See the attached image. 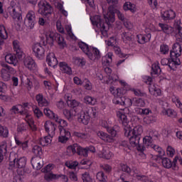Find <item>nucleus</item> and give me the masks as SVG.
I'll return each instance as SVG.
<instances>
[{
	"label": "nucleus",
	"mask_w": 182,
	"mask_h": 182,
	"mask_svg": "<svg viewBox=\"0 0 182 182\" xmlns=\"http://www.w3.org/2000/svg\"><path fill=\"white\" fill-rule=\"evenodd\" d=\"M107 2L109 7L107 9V13L104 15L106 25L109 26L111 23H113V22L116 21V17L114 16L115 14H117L119 21L124 22V21H126V17H124V14H123L119 10V0H117L116 3H114V0H107Z\"/></svg>",
	"instance_id": "1"
},
{
	"label": "nucleus",
	"mask_w": 182,
	"mask_h": 182,
	"mask_svg": "<svg viewBox=\"0 0 182 182\" xmlns=\"http://www.w3.org/2000/svg\"><path fill=\"white\" fill-rule=\"evenodd\" d=\"M124 136L129 139V143L132 147H137L143 134V127L140 125L134 127L133 129L129 127H124Z\"/></svg>",
	"instance_id": "2"
},
{
	"label": "nucleus",
	"mask_w": 182,
	"mask_h": 182,
	"mask_svg": "<svg viewBox=\"0 0 182 182\" xmlns=\"http://www.w3.org/2000/svg\"><path fill=\"white\" fill-rule=\"evenodd\" d=\"M55 121L60 124V136L58 137V141L60 143H66V141L70 139V132L63 128L68 126V122L64 119H59L58 117H56Z\"/></svg>",
	"instance_id": "3"
},
{
	"label": "nucleus",
	"mask_w": 182,
	"mask_h": 182,
	"mask_svg": "<svg viewBox=\"0 0 182 182\" xmlns=\"http://www.w3.org/2000/svg\"><path fill=\"white\" fill-rule=\"evenodd\" d=\"M9 166L13 168L16 167V168H25L26 166V159L25 157H20L16 153H11L9 158Z\"/></svg>",
	"instance_id": "4"
},
{
	"label": "nucleus",
	"mask_w": 182,
	"mask_h": 182,
	"mask_svg": "<svg viewBox=\"0 0 182 182\" xmlns=\"http://www.w3.org/2000/svg\"><path fill=\"white\" fill-rule=\"evenodd\" d=\"M107 132L111 135L103 132L102 131L98 132L97 134L98 137H100V139L103 140L105 143H113V141H114V137L117 134V131H116L114 128H107Z\"/></svg>",
	"instance_id": "5"
},
{
	"label": "nucleus",
	"mask_w": 182,
	"mask_h": 182,
	"mask_svg": "<svg viewBox=\"0 0 182 182\" xmlns=\"http://www.w3.org/2000/svg\"><path fill=\"white\" fill-rule=\"evenodd\" d=\"M38 6L39 8L38 14H41L43 16H46V18H49L53 12V8L48 2L40 1L38 4Z\"/></svg>",
	"instance_id": "6"
},
{
	"label": "nucleus",
	"mask_w": 182,
	"mask_h": 182,
	"mask_svg": "<svg viewBox=\"0 0 182 182\" xmlns=\"http://www.w3.org/2000/svg\"><path fill=\"white\" fill-rule=\"evenodd\" d=\"M90 21L94 26L100 28L101 32L103 33H107V30H106V24L100 18V16H94L90 17Z\"/></svg>",
	"instance_id": "7"
},
{
	"label": "nucleus",
	"mask_w": 182,
	"mask_h": 182,
	"mask_svg": "<svg viewBox=\"0 0 182 182\" xmlns=\"http://www.w3.org/2000/svg\"><path fill=\"white\" fill-rule=\"evenodd\" d=\"M35 21H36V16L33 11H30L27 13L24 20V25L28 29H33L35 26Z\"/></svg>",
	"instance_id": "8"
},
{
	"label": "nucleus",
	"mask_w": 182,
	"mask_h": 182,
	"mask_svg": "<svg viewBox=\"0 0 182 182\" xmlns=\"http://www.w3.org/2000/svg\"><path fill=\"white\" fill-rule=\"evenodd\" d=\"M32 50L34 53V56L38 59H42L45 58V48L42 46L41 43H37L33 45Z\"/></svg>",
	"instance_id": "9"
},
{
	"label": "nucleus",
	"mask_w": 182,
	"mask_h": 182,
	"mask_svg": "<svg viewBox=\"0 0 182 182\" xmlns=\"http://www.w3.org/2000/svg\"><path fill=\"white\" fill-rule=\"evenodd\" d=\"M13 46H14V56H16L17 60H22L23 59H25L26 56H25V53L23 51H22V49L21 48V46H19V43H18V41H13Z\"/></svg>",
	"instance_id": "10"
},
{
	"label": "nucleus",
	"mask_w": 182,
	"mask_h": 182,
	"mask_svg": "<svg viewBox=\"0 0 182 182\" xmlns=\"http://www.w3.org/2000/svg\"><path fill=\"white\" fill-rule=\"evenodd\" d=\"M151 136H146L144 138H143V143L144 145H141L140 142L137 145V150L138 151H141V153H143L144 150H146V147H149V146H151Z\"/></svg>",
	"instance_id": "11"
},
{
	"label": "nucleus",
	"mask_w": 182,
	"mask_h": 182,
	"mask_svg": "<svg viewBox=\"0 0 182 182\" xmlns=\"http://www.w3.org/2000/svg\"><path fill=\"white\" fill-rule=\"evenodd\" d=\"M23 62L24 66H26V68H28L30 70H35V69H36V63H35V60L32 59V58L29 56L24 57V59H23Z\"/></svg>",
	"instance_id": "12"
},
{
	"label": "nucleus",
	"mask_w": 182,
	"mask_h": 182,
	"mask_svg": "<svg viewBox=\"0 0 182 182\" xmlns=\"http://www.w3.org/2000/svg\"><path fill=\"white\" fill-rule=\"evenodd\" d=\"M161 16L165 22H168V21H173L176 18V12L173 10L165 11L161 13Z\"/></svg>",
	"instance_id": "13"
},
{
	"label": "nucleus",
	"mask_w": 182,
	"mask_h": 182,
	"mask_svg": "<svg viewBox=\"0 0 182 182\" xmlns=\"http://www.w3.org/2000/svg\"><path fill=\"white\" fill-rule=\"evenodd\" d=\"M46 62L48 63V66H50V68H55V66H58V59L53 53H50L47 55Z\"/></svg>",
	"instance_id": "14"
},
{
	"label": "nucleus",
	"mask_w": 182,
	"mask_h": 182,
	"mask_svg": "<svg viewBox=\"0 0 182 182\" xmlns=\"http://www.w3.org/2000/svg\"><path fill=\"white\" fill-rule=\"evenodd\" d=\"M181 22L180 21H175V29L178 31V34L176 36V43H182V27L181 26Z\"/></svg>",
	"instance_id": "15"
},
{
	"label": "nucleus",
	"mask_w": 182,
	"mask_h": 182,
	"mask_svg": "<svg viewBox=\"0 0 182 182\" xmlns=\"http://www.w3.org/2000/svg\"><path fill=\"white\" fill-rule=\"evenodd\" d=\"M181 45L176 43L173 45L172 50L170 51V58L173 56H181Z\"/></svg>",
	"instance_id": "16"
},
{
	"label": "nucleus",
	"mask_w": 182,
	"mask_h": 182,
	"mask_svg": "<svg viewBox=\"0 0 182 182\" xmlns=\"http://www.w3.org/2000/svg\"><path fill=\"white\" fill-rule=\"evenodd\" d=\"M7 11L10 14L11 16H12L13 19H18L21 21L22 19V16L21 14L16 11V7L14 6H10L7 9Z\"/></svg>",
	"instance_id": "17"
},
{
	"label": "nucleus",
	"mask_w": 182,
	"mask_h": 182,
	"mask_svg": "<svg viewBox=\"0 0 182 182\" xmlns=\"http://www.w3.org/2000/svg\"><path fill=\"white\" fill-rule=\"evenodd\" d=\"M47 178H48V180H57L58 178H60L63 182L69 181L68 176L63 174H53L52 173H49L47 175Z\"/></svg>",
	"instance_id": "18"
},
{
	"label": "nucleus",
	"mask_w": 182,
	"mask_h": 182,
	"mask_svg": "<svg viewBox=\"0 0 182 182\" xmlns=\"http://www.w3.org/2000/svg\"><path fill=\"white\" fill-rule=\"evenodd\" d=\"M92 52L90 51V53H88V55H87L89 59H90V60H99V59L102 58V55H100V51L99 50V49L95 47H92Z\"/></svg>",
	"instance_id": "19"
},
{
	"label": "nucleus",
	"mask_w": 182,
	"mask_h": 182,
	"mask_svg": "<svg viewBox=\"0 0 182 182\" xmlns=\"http://www.w3.org/2000/svg\"><path fill=\"white\" fill-rule=\"evenodd\" d=\"M55 41H56V34L53 33H50L48 35H46V42H43V46H46L49 45L50 46H53L55 43Z\"/></svg>",
	"instance_id": "20"
},
{
	"label": "nucleus",
	"mask_w": 182,
	"mask_h": 182,
	"mask_svg": "<svg viewBox=\"0 0 182 182\" xmlns=\"http://www.w3.org/2000/svg\"><path fill=\"white\" fill-rule=\"evenodd\" d=\"M41 159L42 157H33L31 159V163L34 170H41L43 166V164L41 163Z\"/></svg>",
	"instance_id": "21"
},
{
	"label": "nucleus",
	"mask_w": 182,
	"mask_h": 182,
	"mask_svg": "<svg viewBox=\"0 0 182 182\" xmlns=\"http://www.w3.org/2000/svg\"><path fill=\"white\" fill-rule=\"evenodd\" d=\"M45 129L47 133L51 132L50 136H53L55 134V130H56V124L50 121H47L45 123Z\"/></svg>",
	"instance_id": "22"
},
{
	"label": "nucleus",
	"mask_w": 182,
	"mask_h": 182,
	"mask_svg": "<svg viewBox=\"0 0 182 182\" xmlns=\"http://www.w3.org/2000/svg\"><path fill=\"white\" fill-rule=\"evenodd\" d=\"M138 43L141 45H144V43H147V42H150V39H151V34L147 33L145 35L139 34L137 35Z\"/></svg>",
	"instance_id": "23"
},
{
	"label": "nucleus",
	"mask_w": 182,
	"mask_h": 182,
	"mask_svg": "<svg viewBox=\"0 0 182 182\" xmlns=\"http://www.w3.org/2000/svg\"><path fill=\"white\" fill-rule=\"evenodd\" d=\"M5 60L7 63H9L10 65H14V66H16V65H18V58H16L15 54L9 53L6 55Z\"/></svg>",
	"instance_id": "24"
},
{
	"label": "nucleus",
	"mask_w": 182,
	"mask_h": 182,
	"mask_svg": "<svg viewBox=\"0 0 182 182\" xmlns=\"http://www.w3.org/2000/svg\"><path fill=\"white\" fill-rule=\"evenodd\" d=\"M90 120V118L89 117V115H87L84 111H82L78 116V122L82 123V124H85V126L89 124Z\"/></svg>",
	"instance_id": "25"
},
{
	"label": "nucleus",
	"mask_w": 182,
	"mask_h": 182,
	"mask_svg": "<svg viewBox=\"0 0 182 182\" xmlns=\"http://www.w3.org/2000/svg\"><path fill=\"white\" fill-rule=\"evenodd\" d=\"M11 112L12 113H14V114H17L18 113H20V114H25L26 112H25V108L23 106L18 105H14L11 107Z\"/></svg>",
	"instance_id": "26"
},
{
	"label": "nucleus",
	"mask_w": 182,
	"mask_h": 182,
	"mask_svg": "<svg viewBox=\"0 0 182 182\" xmlns=\"http://www.w3.org/2000/svg\"><path fill=\"white\" fill-rule=\"evenodd\" d=\"M36 99L38 103V106H40L41 107H43L48 106L49 105V102H48V100H46V99H45L43 97V95L41 94H38L36 95Z\"/></svg>",
	"instance_id": "27"
},
{
	"label": "nucleus",
	"mask_w": 182,
	"mask_h": 182,
	"mask_svg": "<svg viewBox=\"0 0 182 182\" xmlns=\"http://www.w3.org/2000/svg\"><path fill=\"white\" fill-rule=\"evenodd\" d=\"M88 117H96V109L92 107H85L82 111Z\"/></svg>",
	"instance_id": "28"
},
{
	"label": "nucleus",
	"mask_w": 182,
	"mask_h": 182,
	"mask_svg": "<svg viewBox=\"0 0 182 182\" xmlns=\"http://www.w3.org/2000/svg\"><path fill=\"white\" fill-rule=\"evenodd\" d=\"M59 66L60 68V70H62L63 73H66L67 75H72V68L68 65V63L65 62H61L60 63Z\"/></svg>",
	"instance_id": "29"
},
{
	"label": "nucleus",
	"mask_w": 182,
	"mask_h": 182,
	"mask_svg": "<svg viewBox=\"0 0 182 182\" xmlns=\"http://www.w3.org/2000/svg\"><path fill=\"white\" fill-rule=\"evenodd\" d=\"M124 11H130L132 14L136 12V5L130 1H127L123 5Z\"/></svg>",
	"instance_id": "30"
},
{
	"label": "nucleus",
	"mask_w": 182,
	"mask_h": 182,
	"mask_svg": "<svg viewBox=\"0 0 182 182\" xmlns=\"http://www.w3.org/2000/svg\"><path fill=\"white\" fill-rule=\"evenodd\" d=\"M55 41L60 49H64L66 46V41H65V38L60 34H55Z\"/></svg>",
	"instance_id": "31"
},
{
	"label": "nucleus",
	"mask_w": 182,
	"mask_h": 182,
	"mask_svg": "<svg viewBox=\"0 0 182 182\" xmlns=\"http://www.w3.org/2000/svg\"><path fill=\"white\" fill-rule=\"evenodd\" d=\"M50 143H52V136L50 135V134H49L48 136L41 138L39 140V144H41V146H43V147L50 144Z\"/></svg>",
	"instance_id": "32"
},
{
	"label": "nucleus",
	"mask_w": 182,
	"mask_h": 182,
	"mask_svg": "<svg viewBox=\"0 0 182 182\" xmlns=\"http://www.w3.org/2000/svg\"><path fill=\"white\" fill-rule=\"evenodd\" d=\"M80 149V146L77 144H74L73 145L69 146L67 148L68 153H72L73 154H78L79 150Z\"/></svg>",
	"instance_id": "33"
},
{
	"label": "nucleus",
	"mask_w": 182,
	"mask_h": 182,
	"mask_svg": "<svg viewBox=\"0 0 182 182\" xmlns=\"http://www.w3.org/2000/svg\"><path fill=\"white\" fill-rule=\"evenodd\" d=\"M151 149H154L155 151H157L159 153V155H156V157L159 159H163V156L166 154V152L161 147L159 146V145L151 144Z\"/></svg>",
	"instance_id": "34"
},
{
	"label": "nucleus",
	"mask_w": 182,
	"mask_h": 182,
	"mask_svg": "<svg viewBox=\"0 0 182 182\" xmlns=\"http://www.w3.org/2000/svg\"><path fill=\"white\" fill-rule=\"evenodd\" d=\"M161 160H162V166H164V167L165 168H173V166H174V161H173V162H171V161L168 159V158H163L161 159Z\"/></svg>",
	"instance_id": "35"
},
{
	"label": "nucleus",
	"mask_w": 182,
	"mask_h": 182,
	"mask_svg": "<svg viewBox=\"0 0 182 182\" xmlns=\"http://www.w3.org/2000/svg\"><path fill=\"white\" fill-rule=\"evenodd\" d=\"M26 122H27L28 127H30L33 132H36V125H35V122L33 119L29 118L28 115L26 117Z\"/></svg>",
	"instance_id": "36"
},
{
	"label": "nucleus",
	"mask_w": 182,
	"mask_h": 182,
	"mask_svg": "<svg viewBox=\"0 0 182 182\" xmlns=\"http://www.w3.org/2000/svg\"><path fill=\"white\" fill-rule=\"evenodd\" d=\"M78 46L81 48L82 52H84V53L87 55V56L89 55V53H90V48H89V46L87 44L81 41L78 43Z\"/></svg>",
	"instance_id": "37"
},
{
	"label": "nucleus",
	"mask_w": 182,
	"mask_h": 182,
	"mask_svg": "<svg viewBox=\"0 0 182 182\" xmlns=\"http://www.w3.org/2000/svg\"><path fill=\"white\" fill-rule=\"evenodd\" d=\"M7 149L8 146H6V144H3L0 146V163H2L4 161V156L8 152Z\"/></svg>",
	"instance_id": "38"
},
{
	"label": "nucleus",
	"mask_w": 182,
	"mask_h": 182,
	"mask_svg": "<svg viewBox=\"0 0 182 182\" xmlns=\"http://www.w3.org/2000/svg\"><path fill=\"white\" fill-rule=\"evenodd\" d=\"M122 39L125 42V43H129V42H133L134 41V36H132V34L124 32L122 33Z\"/></svg>",
	"instance_id": "39"
},
{
	"label": "nucleus",
	"mask_w": 182,
	"mask_h": 182,
	"mask_svg": "<svg viewBox=\"0 0 182 182\" xmlns=\"http://www.w3.org/2000/svg\"><path fill=\"white\" fill-rule=\"evenodd\" d=\"M1 78L4 82H8L11 80V75L9 72L6 70L5 68H2L1 70Z\"/></svg>",
	"instance_id": "40"
},
{
	"label": "nucleus",
	"mask_w": 182,
	"mask_h": 182,
	"mask_svg": "<svg viewBox=\"0 0 182 182\" xmlns=\"http://www.w3.org/2000/svg\"><path fill=\"white\" fill-rule=\"evenodd\" d=\"M159 26L164 33H167L168 35L171 33L172 28L168 25L159 23Z\"/></svg>",
	"instance_id": "41"
},
{
	"label": "nucleus",
	"mask_w": 182,
	"mask_h": 182,
	"mask_svg": "<svg viewBox=\"0 0 182 182\" xmlns=\"http://www.w3.org/2000/svg\"><path fill=\"white\" fill-rule=\"evenodd\" d=\"M15 141L16 144L17 146H19L20 147H22L23 150H25L28 147V141H21L19 139V138L15 136Z\"/></svg>",
	"instance_id": "42"
},
{
	"label": "nucleus",
	"mask_w": 182,
	"mask_h": 182,
	"mask_svg": "<svg viewBox=\"0 0 182 182\" xmlns=\"http://www.w3.org/2000/svg\"><path fill=\"white\" fill-rule=\"evenodd\" d=\"M32 151L36 156V157H41V156L43 154V152L42 151V147H41L39 145L34 146L33 147Z\"/></svg>",
	"instance_id": "43"
},
{
	"label": "nucleus",
	"mask_w": 182,
	"mask_h": 182,
	"mask_svg": "<svg viewBox=\"0 0 182 182\" xmlns=\"http://www.w3.org/2000/svg\"><path fill=\"white\" fill-rule=\"evenodd\" d=\"M126 93H127V90H125L124 87L117 88L114 96V97H124Z\"/></svg>",
	"instance_id": "44"
},
{
	"label": "nucleus",
	"mask_w": 182,
	"mask_h": 182,
	"mask_svg": "<svg viewBox=\"0 0 182 182\" xmlns=\"http://www.w3.org/2000/svg\"><path fill=\"white\" fill-rule=\"evenodd\" d=\"M118 117H119V123H122V124L124 125V127H127L128 121H127V116H126V114H119Z\"/></svg>",
	"instance_id": "45"
},
{
	"label": "nucleus",
	"mask_w": 182,
	"mask_h": 182,
	"mask_svg": "<svg viewBox=\"0 0 182 182\" xmlns=\"http://www.w3.org/2000/svg\"><path fill=\"white\" fill-rule=\"evenodd\" d=\"M44 114L49 119H53L54 120H56V117H58V115L55 114L49 108L44 109Z\"/></svg>",
	"instance_id": "46"
},
{
	"label": "nucleus",
	"mask_w": 182,
	"mask_h": 182,
	"mask_svg": "<svg viewBox=\"0 0 182 182\" xmlns=\"http://www.w3.org/2000/svg\"><path fill=\"white\" fill-rule=\"evenodd\" d=\"M129 90H131V92H133L135 96H138L139 97H147V94H146V92H141V90L139 89L131 88Z\"/></svg>",
	"instance_id": "47"
},
{
	"label": "nucleus",
	"mask_w": 182,
	"mask_h": 182,
	"mask_svg": "<svg viewBox=\"0 0 182 182\" xmlns=\"http://www.w3.org/2000/svg\"><path fill=\"white\" fill-rule=\"evenodd\" d=\"M113 156V154L110 150L107 149H103L101 157L102 159H106V160H110Z\"/></svg>",
	"instance_id": "48"
},
{
	"label": "nucleus",
	"mask_w": 182,
	"mask_h": 182,
	"mask_svg": "<svg viewBox=\"0 0 182 182\" xmlns=\"http://www.w3.org/2000/svg\"><path fill=\"white\" fill-rule=\"evenodd\" d=\"M0 38L1 39H8V32L4 25H0Z\"/></svg>",
	"instance_id": "49"
},
{
	"label": "nucleus",
	"mask_w": 182,
	"mask_h": 182,
	"mask_svg": "<svg viewBox=\"0 0 182 182\" xmlns=\"http://www.w3.org/2000/svg\"><path fill=\"white\" fill-rule=\"evenodd\" d=\"M65 29L67 32V35L70 36V39H73V41H76V36H75V34L72 32V26L69 25H66L65 27Z\"/></svg>",
	"instance_id": "50"
},
{
	"label": "nucleus",
	"mask_w": 182,
	"mask_h": 182,
	"mask_svg": "<svg viewBox=\"0 0 182 182\" xmlns=\"http://www.w3.org/2000/svg\"><path fill=\"white\" fill-rule=\"evenodd\" d=\"M151 69L152 75H159V73H161V68H160V66L157 63L152 64Z\"/></svg>",
	"instance_id": "51"
},
{
	"label": "nucleus",
	"mask_w": 182,
	"mask_h": 182,
	"mask_svg": "<svg viewBox=\"0 0 182 182\" xmlns=\"http://www.w3.org/2000/svg\"><path fill=\"white\" fill-rule=\"evenodd\" d=\"M8 134H9L8 128L0 125V136L6 138L8 137Z\"/></svg>",
	"instance_id": "52"
},
{
	"label": "nucleus",
	"mask_w": 182,
	"mask_h": 182,
	"mask_svg": "<svg viewBox=\"0 0 182 182\" xmlns=\"http://www.w3.org/2000/svg\"><path fill=\"white\" fill-rule=\"evenodd\" d=\"M145 105L146 102L142 98L136 99L134 102V106H136L137 107H144Z\"/></svg>",
	"instance_id": "53"
},
{
	"label": "nucleus",
	"mask_w": 182,
	"mask_h": 182,
	"mask_svg": "<svg viewBox=\"0 0 182 182\" xmlns=\"http://www.w3.org/2000/svg\"><path fill=\"white\" fill-rule=\"evenodd\" d=\"M26 130H28V124L21 123L17 127L18 133H24Z\"/></svg>",
	"instance_id": "54"
},
{
	"label": "nucleus",
	"mask_w": 182,
	"mask_h": 182,
	"mask_svg": "<svg viewBox=\"0 0 182 182\" xmlns=\"http://www.w3.org/2000/svg\"><path fill=\"white\" fill-rule=\"evenodd\" d=\"M66 167H68V168H71V170H75L77 166H79V162L78 161H67L65 163Z\"/></svg>",
	"instance_id": "55"
},
{
	"label": "nucleus",
	"mask_w": 182,
	"mask_h": 182,
	"mask_svg": "<svg viewBox=\"0 0 182 182\" xmlns=\"http://www.w3.org/2000/svg\"><path fill=\"white\" fill-rule=\"evenodd\" d=\"M84 102L87 105H92L93 106V105H95V104L96 103L97 101H96V99H95L90 96H86L84 98Z\"/></svg>",
	"instance_id": "56"
},
{
	"label": "nucleus",
	"mask_w": 182,
	"mask_h": 182,
	"mask_svg": "<svg viewBox=\"0 0 182 182\" xmlns=\"http://www.w3.org/2000/svg\"><path fill=\"white\" fill-rule=\"evenodd\" d=\"M74 136H75V137H78L79 139H83L85 140L90 137V135H89V134L87 133H81L77 132H74Z\"/></svg>",
	"instance_id": "57"
},
{
	"label": "nucleus",
	"mask_w": 182,
	"mask_h": 182,
	"mask_svg": "<svg viewBox=\"0 0 182 182\" xmlns=\"http://www.w3.org/2000/svg\"><path fill=\"white\" fill-rule=\"evenodd\" d=\"M97 179L101 182H107V176H105V173H103L102 171H100L97 173Z\"/></svg>",
	"instance_id": "58"
},
{
	"label": "nucleus",
	"mask_w": 182,
	"mask_h": 182,
	"mask_svg": "<svg viewBox=\"0 0 182 182\" xmlns=\"http://www.w3.org/2000/svg\"><path fill=\"white\" fill-rule=\"evenodd\" d=\"M144 122L146 124H151V123H156V118L153 116H146L144 118Z\"/></svg>",
	"instance_id": "59"
},
{
	"label": "nucleus",
	"mask_w": 182,
	"mask_h": 182,
	"mask_svg": "<svg viewBox=\"0 0 182 182\" xmlns=\"http://www.w3.org/2000/svg\"><path fill=\"white\" fill-rule=\"evenodd\" d=\"M119 168L122 170V171H124V173H127V174H130L132 173V169L129 166L124 164H120Z\"/></svg>",
	"instance_id": "60"
},
{
	"label": "nucleus",
	"mask_w": 182,
	"mask_h": 182,
	"mask_svg": "<svg viewBox=\"0 0 182 182\" xmlns=\"http://www.w3.org/2000/svg\"><path fill=\"white\" fill-rule=\"evenodd\" d=\"M87 153H89V148H83L80 146V150L78 151V156H83L84 157H87Z\"/></svg>",
	"instance_id": "61"
},
{
	"label": "nucleus",
	"mask_w": 182,
	"mask_h": 182,
	"mask_svg": "<svg viewBox=\"0 0 182 182\" xmlns=\"http://www.w3.org/2000/svg\"><path fill=\"white\" fill-rule=\"evenodd\" d=\"M123 106H126L127 107H130L133 106V100L130 98L124 97H123Z\"/></svg>",
	"instance_id": "62"
},
{
	"label": "nucleus",
	"mask_w": 182,
	"mask_h": 182,
	"mask_svg": "<svg viewBox=\"0 0 182 182\" xmlns=\"http://www.w3.org/2000/svg\"><path fill=\"white\" fill-rule=\"evenodd\" d=\"M63 114L68 120H70L72 117H73V110H68L65 109L63 110Z\"/></svg>",
	"instance_id": "63"
},
{
	"label": "nucleus",
	"mask_w": 182,
	"mask_h": 182,
	"mask_svg": "<svg viewBox=\"0 0 182 182\" xmlns=\"http://www.w3.org/2000/svg\"><path fill=\"white\" fill-rule=\"evenodd\" d=\"M177 161H178L179 164H181V166H182V159H181V158H180L178 156H176L173 159V170H178V166H177V165L176 164V163H177Z\"/></svg>",
	"instance_id": "64"
}]
</instances>
